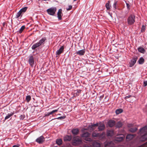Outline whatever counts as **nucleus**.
<instances>
[{
  "label": "nucleus",
  "instance_id": "nucleus-1",
  "mask_svg": "<svg viewBox=\"0 0 147 147\" xmlns=\"http://www.w3.org/2000/svg\"><path fill=\"white\" fill-rule=\"evenodd\" d=\"M97 127H98V129L99 131H102L104 130L105 126L103 123L100 122L99 123H97L96 124L91 123V125L88 126V129L90 131L94 130Z\"/></svg>",
  "mask_w": 147,
  "mask_h": 147
},
{
  "label": "nucleus",
  "instance_id": "nucleus-2",
  "mask_svg": "<svg viewBox=\"0 0 147 147\" xmlns=\"http://www.w3.org/2000/svg\"><path fill=\"white\" fill-rule=\"evenodd\" d=\"M46 40L45 37L41 39L38 42L34 44L32 47L31 48L32 50H35L37 47L42 45L44 44Z\"/></svg>",
  "mask_w": 147,
  "mask_h": 147
},
{
  "label": "nucleus",
  "instance_id": "nucleus-3",
  "mask_svg": "<svg viewBox=\"0 0 147 147\" xmlns=\"http://www.w3.org/2000/svg\"><path fill=\"white\" fill-rule=\"evenodd\" d=\"M90 134L88 132H86L82 134L81 136L85 141L91 142L92 141V139L90 138Z\"/></svg>",
  "mask_w": 147,
  "mask_h": 147
},
{
  "label": "nucleus",
  "instance_id": "nucleus-4",
  "mask_svg": "<svg viewBox=\"0 0 147 147\" xmlns=\"http://www.w3.org/2000/svg\"><path fill=\"white\" fill-rule=\"evenodd\" d=\"M135 16L134 15H131L128 18L127 21L128 24L129 25L133 24L135 22Z\"/></svg>",
  "mask_w": 147,
  "mask_h": 147
},
{
  "label": "nucleus",
  "instance_id": "nucleus-5",
  "mask_svg": "<svg viewBox=\"0 0 147 147\" xmlns=\"http://www.w3.org/2000/svg\"><path fill=\"white\" fill-rule=\"evenodd\" d=\"M92 135L93 138L98 137L100 138L104 136V134L103 133L100 134L98 132L96 131H95L92 132Z\"/></svg>",
  "mask_w": 147,
  "mask_h": 147
},
{
  "label": "nucleus",
  "instance_id": "nucleus-6",
  "mask_svg": "<svg viewBox=\"0 0 147 147\" xmlns=\"http://www.w3.org/2000/svg\"><path fill=\"white\" fill-rule=\"evenodd\" d=\"M82 141L81 140L78 138V137H75L73 138L72 140V144L74 145H77L80 144Z\"/></svg>",
  "mask_w": 147,
  "mask_h": 147
},
{
  "label": "nucleus",
  "instance_id": "nucleus-7",
  "mask_svg": "<svg viewBox=\"0 0 147 147\" xmlns=\"http://www.w3.org/2000/svg\"><path fill=\"white\" fill-rule=\"evenodd\" d=\"M57 9L55 7H51L47 10L48 13L52 16H53L55 13Z\"/></svg>",
  "mask_w": 147,
  "mask_h": 147
},
{
  "label": "nucleus",
  "instance_id": "nucleus-8",
  "mask_svg": "<svg viewBox=\"0 0 147 147\" xmlns=\"http://www.w3.org/2000/svg\"><path fill=\"white\" fill-rule=\"evenodd\" d=\"M138 59V57L137 56H135L134 57L133 59L131 60L129 65L130 67H132L134 65L137 60Z\"/></svg>",
  "mask_w": 147,
  "mask_h": 147
},
{
  "label": "nucleus",
  "instance_id": "nucleus-9",
  "mask_svg": "<svg viewBox=\"0 0 147 147\" xmlns=\"http://www.w3.org/2000/svg\"><path fill=\"white\" fill-rule=\"evenodd\" d=\"M28 62L29 64L32 67L33 66L34 64V59L32 56H30Z\"/></svg>",
  "mask_w": 147,
  "mask_h": 147
},
{
  "label": "nucleus",
  "instance_id": "nucleus-10",
  "mask_svg": "<svg viewBox=\"0 0 147 147\" xmlns=\"http://www.w3.org/2000/svg\"><path fill=\"white\" fill-rule=\"evenodd\" d=\"M57 14L59 20H61L62 19V16H63L62 9H60L59 10Z\"/></svg>",
  "mask_w": 147,
  "mask_h": 147
},
{
  "label": "nucleus",
  "instance_id": "nucleus-11",
  "mask_svg": "<svg viewBox=\"0 0 147 147\" xmlns=\"http://www.w3.org/2000/svg\"><path fill=\"white\" fill-rule=\"evenodd\" d=\"M44 141V137L42 136H40L36 140V141L39 144L42 143Z\"/></svg>",
  "mask_w": 147,
  "mask_h": 147
},
{
  "label": "nucleus",
  "instance_id": "nucleus-12",
  "mask_svg": "<svg viewBox=\"0 0 147 147\" xmlns=\"http://www.w3.org/2000/svg\"><path fill=\"white\" fill-rule=\"evenodd\" d=\"M115 123V121L112 120H110L108 122V124L109 127H113Z\"/></svg>",
  "mask_w": 147,
  "mask_h": 147
},
{
  "label": "nucleus",
  "instance_id": "nucleus-13",
  "mask_svg": "<svg viewBox=\"0 0 147 147\" xmlns=\"http://www.w3.org/2000/svg\"><path fill=\"white\" fill-rule=\"evenodd\" d=\"M27 8L28 7H24L20 9V10L19 11V17H20L21 16H22L21 14L22 13H24L25 12Z\"/></svg>",
  "mask_w": 147,
  "mask_h": 147
},
{
  "label": "nucleus",
  "instance_id": "nucleus-14",
  "mask_svg": "<svg viewBox=\"0 0 147 147\" xmlns=\"http://www.w3.org/2000/svg\"><path fill=\"white\" fill-rule=\"evenodd\" d=\"M64 49V46H61L59 49L56 52V54L57 55H59L62 53L63 52Z\"/></svg>",
  "mask_w": 147,
  "mask_h": 147
},
{
  "label": "nucleus",
  "instance_id": "nucleus-15",
  "mask_svg": "<svg viewBox=\"0 0 147 147\" xmlns=\"http://www.w3.org/2000/svg\"><path fill=\"white\" fill-rule=\"evenodd\" d=\"M114 134L113 131L112 130H108L107 132V135L108 136H112Z\"/></svg>",
  "mask_w": 147,
  "mask_h": 147
},
{
  "label": "nucleus",
  "instance_id": "nucleus-16",
  "mask_svg": "<svg viewBox=\"0 0 147 147\" xmlns=\"http://www.w3.org/2000/svg\"><path fill=\"white\" fill-rule=\"evenodd\" d=\"M85 53V49H82L80 50L78 52H76V54L78 55H84Z\"/></svg>",
  "mask_w": 147,
  "mask_h": 147
},
{
  "label": "nucleus",
  "instance_id": "nucleus-17",
  "mask_svg": "<svg viewBox=\"0 0 147 147\" xmlns=\"http://www.w3.org/2000/svg\"><path fill=\"white\" fill-rule=\"evenodd\" d=\"M105 7L107 10H109L111 8V6L110 3V1H108L105 5Z\"/></svg>",
  "mask_w": 147,
  "mask_h": 147
},
{
  "label": "nucleus",
  "instance_id": "nucleus-18",
  "mask_svg": "<svg viewBox=\"0 0 147 147\" xmlns=\"http://www.w3.org/2000/svg\"><path fill=\"white\" fill-rule=\"evenodd\" d=\"M79 131V130L78 129H73L72 130V133L74 135H77Z\"/></svg>",
  "mask_w": 147,
  "mask_h": 147
},
{
  "label": "nucleus",
  "instance_id": "nucleus-19",
  "mask_svg": "<svg viewBox=\"0 0 147 147\" xmlns=\"http://www.w3.org/2000/svg\"><path fill=\"white\" fill-rule=\"evenodd\" d=\"M71 139V137L70 136H66L64 138V141H70Z\"/></svg>",
  "mask_w": 147,
  "mask_h": 147
},
{
  "label": "nucleus",
  "instance_id": "nucleus-20",
  "mask_svg": "<svg viewBox=\"0 0 147 147\" xmlns=\"http://www.w3.org/2000/svg\"><path fill=\"white\" fill-rule=\"evenodd\" d=\"M92 145L94 147H100V144L96 141L94 142L92 144Z\"/></svg>",
  "mask_w": 147,
  "mask_h": 147
},
{
  "label": "nucleus",
  "instance_id": "nucleus-21",
  "mask_svg": "<svg viewBox=\"0 0 147 147\" xmlns=\"http://www.w3.org/2000/svg\"><path fill=\"white\" fill-rule=\"evenodd\" d=\"M138 51L140 53H144L145 51V49L142 47H140L138 49Z\"/></svg>",
  "mask_w": 147,
  "mask_h": 147
},
{
  "label": "nucleus",
  "instance_id": "nucleus-22",
  "mask_svg": "<svg viewBox=\"0 0 147 147\" xmlns=\"http://www.w3.org/2000/svg\"><path fill=\"white\" fill-rule=\"evenodd\" d=\"M144 59L142 57L140 58L138 61V63L140 64H142L144 63Z\"/></svg>",
  "mask_w": 147,
  "mask_h": 147
},
{
  "label": "nucleus",
  "instance_id": "nucleus-23",
  "mask_svg": "<svg viewBox=\"0 0 147 147\" xmlns=\"http://www.w3.org/2000/svg\"><path fill=\"white\" fill-rule=\"evenodd\" d=\"M81 90H77L75 91L74 93V96H78L80 94Z\"/></svg>",
  "mask_w": 147,
  "mask_h": 147
},
{
  "label": "nucleus",
  "instance_id": "nucleus-24",
  "mask_svg": "<svg viewBox=\"0 0 147 147\" xmlns=\"http://www.w3.org/2000/svg\"><path fill=\"white\" fill-rule=\"evenodd\" d=\"M123 125V124L122 122L120 121H119L116 124V127H117L120 128Z\"/></svg>",
  "mask_w": 147,
  "mask_h": 147
},
{
  "label": "nucleus",
  "instance_id": "nucleus-25",
  "mask_svg": "<svg viewBox=\"0 0 147 147\" xmlns=\"http://www.w3.org/2000/svg\"><path fill=\"white\" fill-rule=\"evenodd\" d=\"M124 138V136L123 135H122L121 136H119L117 137L116 140L118 141H121Z\"/></svg>",
  "mask_w": 147,
  "mask_h": 147
},
{
  "label": "nucleus",
  "instance_id": "nucleus-26",
  "mask_svg": "<svg viewBox=\"0 0 147 147\" xmlns=\"http://www.w3.org/2000/svg\"><path fill=\"white\" fill-rule=\"evenodd\" d=\"M56 143L58 145H60L62 144V140L61 139H57L56 140Z\"/></svg>",
  "mask_w": 147,
  "mask_h": 147
},
{
  "label": "nucleus",
  "instance_id": "nucleus-27",
  "mask_svg": "<svg viewBox=\"0 0 147 147\" xmlns=\"http://www.w3.org/2000/svg\"><path fill=\"white\" fill-rule=\"evenodd\" d=\"M147 127L145 126V127H143L142 128H141L140 129V131L141 133H143V132H144L146 131H147Z\"/></svg>",
  "mask_w": 147,
  "mask_h": 147
},
{
  "label": "nucleus",
  "instance_id": "nucleus-28",
  "mask_svg": "<svg viewBox=\"0 0 147 147\" xmlns=\"http://www.w3.org/2000/svg\"><path fill=\"white\" fill-rule=\"evenodd\" d=\"M123 112V110L122 109H119L116 110L115 111L116 113L117 114H119Z\"/></svg>",
  "mask_w": 147,
  "mask_h": 147
},
{
  "label": "nucleus",
  "instance_id": "nucleus-29",
  "mask_svg": "<svg viewBox=\"0 0 147 147\" xmlns=\"http://www.w3.org/2000/svg\"><path fill=\"white\" fill-rule=\"evenodd\" d=\"M13 115V113H8V114L6 116L5 118V120H6L8 118H9L11 116Z\"/></svg>",
  "mask_w": 147,
  "mask_h": 147
},
{
  "label": "nucleus",
  "instance_id": "nucleus-30",
  "mask_svg": "<svg viewBox=\"0 0 147 147\" xmlns=\"http://www.w3.org/2000/svg\"><path fill=\"white\" fill-rule=\"evenodd\" d=\"M133 137L134 136L133 135L128 134L126 136V138L129 140H131L133 138Z\"/></svg>",
  "mask_w": 147,
  "mask_h": 147
},
{
  "label": "nucleus",
  "instance_id": "nucleus-31",
  "mask_svg": "<svg viewBox=\"0 0 147 147\" xmlns=\"http://www.w3.org/2000/svg\"><path fill=\"white\" fill-rule=\"evenodd\" d=\"M137 130V128L136 127L131 128L129 129V131L132 132H134Z\"/></svg>",
  "mask_w": 147,
  "mask_h": 147
},
{
  "label": "nucleus",
  "instance_id": "nucleus-32",
  "mask_svg": "<svg viewBox=\"0 0 147 147\" xmlns=\"http://www.w3.org/2000/svg\"><path fill=\"white\" fill-rule=\"evenodd\" d=\"M141 138L143 139V140H147V133L145 134L142 136Z\"/></svg>",
  "mask_w": 147,
  "mask_h": 147
},
{
  "label": "nucleus",
  "instance_id": "nucleus-33",
  "mask_svg": "<svg viewBox=\"0 0 147 147\" xmlns=\"http://www.w3.org/2000/svg\"><path fill=\"white\" fill-rule=\"evenodd\" d=\"M65 117H66L65 116V115L63 116H62L60 117H58L56 118L53 119L51 120H52L53 119H59V120H62V119H65Z\"/></svg>",
  "mask_w": 147,
  "mask_h": 147
},
{
  "label": "nucleus",
  "instance_id": "nucleus-34",
  "mask_svg": "<svg viewBox=\"0 0 147 147\" xmlns=\"http://www.w3.org/2000/svg\"><path fill=\"white\" fill-rule=\"evenodd\" d=\"M31 96L30 95H28L26 96V100L27 101V102H29L30 100H31Z\"/></svg>",
  "mask_w": 147,
  "mask_h": 147
},
{
  "label": "nucleus",
  "instance_id": "nucleus-35",
  "mask_svg": "<svg viewBox=\"0 0 147 147\" xmlns=\"http://www.w3.org/2000/svg\"><path fill=\"white\" fill-rule=\"evenodd\" d=\"M25 28V26H22L19 30V33H21L24 30Z\"/></svg>",
  "mask_w": 147,
  "mask_h": 147
},
{
  "label": "nucleus",
  "instance_id": "nucleus-36",
  "mask_svg": "<svg viewBox=\"0 0 147 147\" xmlns=\"http://www.w3.org/2000/svg\"><path fill=\"white\" fill-rule=\"evenodd\" d=\"M145 26L144 25H143L142 27L141 31L142 32H143L145 31Z\"/></svg>",
  "mask_w": 147,
  "mask_h": 147
},
{
  "label": "nucleus",
  "instance_id": "nucleus-37",
  "mask_svg": "<svg viewBox=\"0 0 147 147\" xmlns=\"http://www.w3.org/2000/svg\"><path fill=\"white\" fill-rule=\"evenodd\" d=\"M12 17H13V19H18V12L17 13L16 15H13Z\"/></svg>",
  "mask_w": 147,
  "mask_h": 147
},
{
  "label": "nucleus",
  "instance_id": "nucleus-38",
  "mask_svg": "<svg viewBox=\"0 0 147 147\" xmlns=\"http://www.w3.org/2000/svg\"><path fill=\"white\" fill-rule=\"evenodd\" d=\"M58 111V109H55L54 110H53L51 112H49V114L51 115H52L54 113L57 112Z\"/></svg>",
  "mask_w": 147,
  "mask_h": 147
},
{
  "label": "nucleus",
  "instance_id": "nucleus-39",
  "mask_svg": "<svg viewBox=\"0 0 147 147\" xmlns=\"http://www.w3.org/2000/svg\"><path fill=\"white\" fill-rule=\"evenodd\" d=\"M72 8V6L71 5H70L68 6V8H66V10L67 11H69Z\"/></svg>",
  "mask_w": 147,
  "mask_h": 147
},
{
  "label": "nucleus",
  "instance_id": "nucleus-40",
  "mask_svg": "<svg viewBox=\"0 0 147 147\" xmlns=\"http://www.w3.org/2000/svg\"><path fill=\"white\" fill-rule=\"evenodd\" d=\"M83 147H92V146L90 145L86 144L84 145Z\"/></svg>",
  "mask_w": 147,
  "mask_h": 147
},
{
  "label": "nucleus",
  "instance_id": "nucleus-41",
  "mask_svg": "<svg viewBox=\"0 0 147 147\" xmlns=\"http://www.w3.org/2000/svg\"><path fill=\"white\" fill-rule=\"evenodd\" d=\"M25 117V116L24 115H22L20 116V119L22 120Z\"/></svg>",
  "mask_w": 147,
  "mask_h": 147
},
{
  "label": "nucleus",
  "instance_id": "nucleus-42",
  "mask_svg": "<svg viewBox=\"0 0 147 147\" xmlns=\"http://www.w3.org/2000/svg\"><path fill=\"white\" fill-rule=\"evenodd\" d=\"M32 3V1H29L27 2V4L28 5H30Z\"/></svg>",
  "mask_w": 147,
  "mask_h": 147
},
{
  "label": "nucleus",
  "instance_id": "nucleus-43",
  "mask_svg": "<svg viewBox=\"0 0 147 147\" xmlns=\"http://www.w3.org/2000/svg\"><path fill=\"white\" fill-rule=\"evenodd\" d=\"M125 2H126V5H127V8L128 9H129V8H130L129 7H130V5H129V4L126 1H125Z\"/></svg>",
  "mask_w": 147,
  "mask_h": 147
},
{
  "label": "nucleus",
  "instance_id": "nucleus-44",
  "mask_svg": "<svg viewBox=\"0 0 147 147\" xmlns=\"http://www.w3.org/2000/svg\"><path fill=\"white\" fill-rule=\"evenodd\" d=\"M116 5H117V2H115L114 3V4H113V7L115 9H116Z\"/></svg>",
  "mask_w": 147,
  "mask_h": 147
},
{
  "label": "nucleus",
  "instance_id": "nucleus-45",
  "mask_svg": "<svg viewBox=\"0 0 147 147\" xmlns=\"http://www.w3.org/2000/svg\"><path fill=\"white\" fill-rule=\"evenodd\" d=\"M131 95H129L128 96H126L125 97V99H127V98H130V97H131Z\"/></svg>",
  "mask_w": 147,
  "mask_h": 147
},
{
  "label": "nucleus",
  "instance_id": "nucleus-46",
  "mask_svg": "<svg viewBox=\"0 0 147 147\" xmlns=\"http://www.w3.org/2000/svg\"><path fill=\"white\" fill-rule=\"evenodd\" d=\"M144 86H147V81H144Z\"/></svg>",
  "mask_w": 147,
  "mask_h": 147
},
{
  "label": "nucleus",
  "instance_id": "nucleus-47",
  "mask_svg": "<svg viewBox=\"0 0 147 147\" xmlns=\"http://www.w3.org/2000/svg\"><path fill=\"white\" fill-rule=\"evenodd\" d=\"M5 24H6L5 22H3V27H5Z\"/></svg>",
  "mask_w": 147,
  "mask_h": 147
},
{
  "label": "nucleus",
  "instance_id": "nucleus-48",
  "mask_svg": "<svg viewBox=\"0 0 147 147\" xmlns=\"http://www.w3.org/2000/svg\"><path fill=\"white\" fill-rule=\"evenodd\" d=\"M51 114H49V113H47V114H46L45 115V116H49Z\"/></svg>",
  "mask_w": 147,
  "mask_h": 147
},
{
  "label": "nucleus",
  "instance_id": "nucleus-49",
  "mask_svg": "<svg viewBox=\"0 0 147 147\" xmlns=\"http://www.w3.org/2000/svg\"><path fill=\"white\" fill-rule=\"evenodd\" d=\"M12 147H18V145H14Z\"/></svg>",
  "mask_w": 147,
  "mask_h": 147
},
{
  "label": "nucleus",
  "instance_id": "nucleus-50",
  "mask_svg": "<svg viewBox=\"0 0 147 147\" xmlns=\"http://www.w3.org/2000/svg\"><path fill=\"white\" fill-rule=\"evenodd\" d=\"M103 96H104V95H103L102 96H100V98H101V99H102L103 97Z\"/></svg>",
  "mask_w": 147,
  "mask_h": 147
},
{
  "label": "nucleus",
  "instance_id": "nucleus-51",
  "mask_svg": "<svg viewBox=\"0 0 147 147\" xmlns=\"http://www.w3.org/2000/svg\"><path fill=\"white\" fill-rule=\"evenodd\" d=\"M105 147H109L107 146V145L106 144L105 145Z\"/></svg>",
  "mask_w": 147,
  "mask_h": 147
},
{
  "label": "nucleus",
  "instance_id": "nucleus-52",
  "mask_svg": "<svg viewBox=\"0 0 147 147\" xmlns=\"http://www.w3.org/2000/svg\"><path fill=\"white\" fill-rule=\"evenodd\" d=\"M58 115H60V114H58Z\"/></svg>",
  "mask_w": 147,
  "mask_h": 147
}]
</instances>
